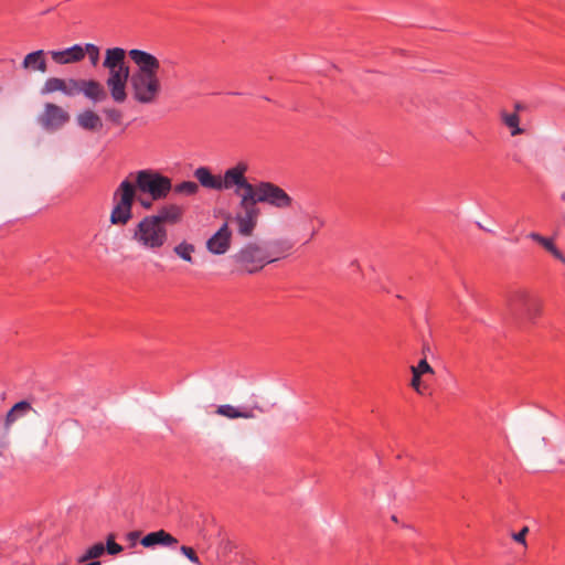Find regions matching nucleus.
Returning <instances> with one entry per match:
<instances>
[{"label": "nucleus", "instance_id": "f257e3e1", "mask_svg": "<svg viewBox=\"0 0 565 565\" xmlns=\"http://www.w3.org/2000/svg\"><path fill=\"white\" fill-rule=\"evenodd\" d=\"M136 188L150 194L153 201L166 199L172 189L170 178L152 170H140L136 175V185L129 180L120 182L113 194L114 207L110 213V223L126 225L132 217V204L136 198Z\"/></svg>", "mask_w": 565, "mask_h": 565}, {"label": "nucleus", "instance_id": "f03ea898", "mask_svg": "<svg viewBox=\"0 0 565 565\" xmlns=\"http://www.w3.org/2000/svg\"><path fill=\"white\" fill-rule=\"evenodd\" d=\"M128 56L136 64L129 85L132 98L143 105L153 104L161 93L159 78L160 61L151 53L132 49Z\"/></svg>", "mask_w": 565, "mask_h": 565}, {"label": "nucleus", "instance_id": "7ed1b4c3", "mask_svg": "<svg viewBox=\"0 0 565 565\" xmlns=\"http://www.w3.org/2000/svg\"><path fill=\"white\" fill-rule=\"evenodd\" d=\"M291 246L282 242H248L232 258L239 273L254 275L282 257Z\"/></svg>", "mask_w": 565, "mask_h": 565}, {"label": "nucleus", "instance_id": "20e7f679", "mask_svg": "<svg viewBox=\"0 0 565 565\" xmlns=\"http://www.w3.org/2000/svg\"><path fill=\"white\" fill-rule=\"evenodd\" d=\"M131 237L140 247L158 253L168 242V230L147 215L136 225Z\"/></svg>", "mask_w": 565, "mask_h": 565}, {"label": "nucleus", "instance_id": "39448f33", "mask_svg": "<svg viewBox=\"0 0 565 565\" xmlns=\"http://www.w3.org/2000/svg\"><path fill=\"white\" fill-rule=\"evenodd\" d=\"M247 170V163L241 161L225 170L224 174L221 175V191L234 190L235 194L239 196V201H243V204L252 200L255 186L245 177Z\"/></svg>", "mask_w": 565, "mask_h": 565}, {"label": "nucleus", "instance_id": "423d86ee", "mask_svg": "<svg viewBox=\"0 0 565 565\" xmlns=\"http://www.w3.org/2000/svg\"><path fill=\"white\" fill-rule=\"evenodd\" d=\"M64 83L63 94L67 97L83 94L93 103H99L107 98L104 85L96 79L64 78Z\"/></svg>", "mask_w": 565, "mask_h": 565}, {"label": "nucleus", "instance_id": "0eeeda50", "mask_svg": "<svg viewBox=\"0 0 565 565\" xmlns=\"http://www.w3.org/2000/svg\"><path fill=\"white\" fill-rule=\"evenodd\" d=\"M253 201L257 203H267L277 209H288L292 204V198L280 186L262 181L254 186Z\"/></svg>", "mask_w": 565, "mask_h": 565}, {"label": "nucleus", "instance_id": "6e6552de", "mask_svg": "<svg viewBox=\"0 0 565 565\" xmlns=\"http://www.w3.org/2000/svg\"><path fill=\"white\" fill-rule=\"evenodd\" d=\"M509 309L518 318L534 320L541 310L539 300L532 297L526 290H515L509 297Z\"/></svg>", "mask_w": 565, "mask_h": 565}, {"label": "nucleus", "instance_id": "1a4fd4ad", "mask_svg": "<svg viewBox=\"0 0 565 565\" xmlns=\"http://www.w3.org/2000/svg\"><path fill=\"white\" fill-rule=\"evenodd\" d=\"M70 121V114L61 106L46 103L38 117L39 125L46 131H56Z\"/></svg>", "mask_w": 565, "mask_h": 565}, {"label": "nucleus", "instance_id": "9d476101", "mask_svg": "<svg viewBox=\"0 0 565 565\" xmlns=\"http://www.w3.org/2000/svg\"><path fill=\"white\" fill-rule=\"evenodd\" d=\"M130 70L120 68L108 71V77L106 79V85L109 89V94L113 100L117 104H122L127 99V83L130 79Z\"/></svg>", "mask_w": 565, "mask_h": 565}, {"label": "nucleus", "instance_id": "9b49d317", "mask_svg": "<svg viewBox=\"0 0 565 565\" xmlns=\"http://www.w3.org/2000/svg\"><path fill=\"white\" fill-rule=\"evenodd\" d=\"M239 207L243 210V212L237 213L235 216L237 231L242 236L248 237L253 234L257 225L259 209L256 206L253 199L244 204L243 201H239Z\"/></svg>", "mask_w": 565, "mask_h": 565}, {"label": "nucleus", "instance_id": "f8f14e48", "mask_svg": "<svg viewBox=\"0 0 565 565\" xmlns=\"http://www.w3.org/2000/svg\"><path fill=\"white\" fill-rule=\"evenodd\" d=\"M232 232L224 223L206 242V248L214 255H224L231 246Z\"/></svg>", "mask_w": 565, "mask_h": 565}, {"label": "nucleus", "instance_id": "ddd939ff", "mask_svg": "<svg viewBox=\"0 0 565 565\" xmlns=\"http://www.w3.org/2000/svg\"><path fill=\"white\" fill-rule=\"evenodd\" d=\"M47 54L60 65L78 63L84 60V51L82 44H74L63 50H52Z\"/></svg>", "mask_w": 565, "mask_h": 565}, {"label": "nucleus", "instance_id": "4468645a", "mask_svg": "<svg viewBox=\"0 0 565 565\" xmlns=\"http://www.w3.org/2000/svg\"><path fill=\"white\" fill-rule=\"evenodd\" d=\"M140 543L145 547H154L157 545L174 547L178 544V540L167 531L158 530L146 534Z\"/></svg>", "mask_w": 565, "mask_h": 565}, {"label": "nucleus", "instance_id": "2eb2a0df", "mask_svg": "<svg viewBox=\"0 0 565 565\" xmlns=\"http://www.w3.org/2000/svg\"><path fill=\"white\" fill-rule=\"evenodd\" d=\"M183 215V209L177 204H167L158 210L157 214L151 215L158 220L159 224H177Z\"/></svg>", "mask_w": 565, "mask_h": 565}, {"label": "nucleus", "instance_id": "dca6fc26", "mask_svg": "<svg viewBox=\"0 0 565 565\" xmlns=\"http://www.w3.org/2000/svg\"><path fill=\"white\" fill-rule=\"evenodd\" d=\"M126 51L121 47L107 49L103 66L108 71L129 67L126 64Z\"/></svg>", "mask_w": 565, "mask_h": 565}, {"label": "nucleus", "instance_id": "f3484780", "mask_svg": "<svg viewBox=\"0 0 565 565\" xmlns=\"http://www.w3.org/2000/svg\"><path fill=\"white\" fill-rule=\"evenodd\" d=\"M193 175L203 188L221 191V175L213 174L207 167L196 168Z\"/></svg>", "mask_w": 565, "mask_h": 565}, {"label": "nucleus", "instance_id": "a211bd4d", "mask_svg": "<svg viewBox=\"0 0 565 565\" xmlns=\"http://www.w3.org/2000/svg\"><path fill=\"white\" fill-rule=\"evenodd\" d=\"M45 55L46 53L43 50L33 51L26 54L22 61V67L28 71L45 73L47 71Z\"/></svg>", "mask_w": 565, "mask_h": 565}, {"label": "nucleus", "instance_id": "6ab92c4d", "mask_svg": "<svg viewBox=\"0 0 565 565\" xmlns=\"http://www.w3.org/2000/svg\"><path fill=\"white\" fill-rule=\"evenodd\" d=\"M105 552V545L103 543H96L88 547L86 552L78 558L81 565H100L96 558L100 557Z\"/></svg>", "mask_w": 565, "mask_h": 565}, {"label": "nucleus", "instance_id": "aec40b11", "mask_svg": "<svg viewBox=\"0 0 565 565\" xmlns=\"http://www.w3.org/2000/svg\"><path fill=\"white\" fill-rule=\"evenodd\" d=\"M78 125L87 130H96L102 127V120L97 114L93 110L87 109L77 116Z\"/></svg>", "mask_w": 565, "mask_h": 565}, {"label": "nucleus", "instance_id": "412c9836", "mask_svg": "<svg viewBox=\"0 0 565 565\" xmlns=\"http://www.w3.org/2000/svg\"><path fill=\"white\" fill-rule=\"evenodd\" d=\"M31 408V404L26 401H21L14 404L12 408L7 413L6 427H10L18 418L26 415Z\"/></svg>", "mask_w": 565, "mask_h": 565}, {"label": "nucleus", "instance_id": "4be33fe9", "mask_svg": "<svg viewBox=\"0 0 565 565\" xmlns=\"http://www.w3.org/2000/svg\"><path fill=\"white\" fill-rule=\"evenodd\" d=\"M216 413L231 419L249 418L253 416L250 411H239L238 408L230 404L220 405L217 407Z\"/></svg>", "mask_w": 565, "mask_h": 565}, {"label": "nucleus", "instance_id": "5701e85b", "mask_svg": "<svg viewBox=\"0 0 565 565\" xmlns=\"http://www.w3.org/2000/svg\"><path fill=\"white\" fill-rule=\"evenodd\" d=\"M501 119L503 124L510 129L511 136L521 135L523 129L520 128V117L516 111L514 113H501Z\"/></svg>", "mask_w": 565, "mask_h": 565}, {"label": "nucleus", "instance_id": "b1692460", "mask_svg": "<svg viewBox=\"0 0 565 565\" xmlns=\"http://www.w3.org/2000/svg\"><path fill=\"white\" fill-rule=\"evenodd\" d=\"M63 88H65L64 78L49 77L44 82L40 93L41 95H49L55 92H61L63 94Z\"/></svg>", "mask_w": 565, "mask_h": 565}, {"label": "nucleus", "instance_id": "393cba45", "mask_svg": "<svg viewBox=\"0 0 565 565\" xmlns=\"http://www.w3.org/2000/svg\"><path fill=\"white\" fill-rule=\"evenodd\" d=\"M530 238H532L533 241L540 243L545 249H547L548 252H551L555 257L564 260V257L563 255L561 254V252L556 248V246L554 245L553 241L551 238H547V237H544L537 233H531L529 235Z\"/></svg>", "mask_w": 565, "mask_h": 565}, {"label": "nucleus", "instance_id": "a878e982", "mask_svg": "<svg viewBox=\"0 0 565 565\" xmlns=\"http://www.w3.org/2000/svg\"><path fill=\"white\" fill-rule=\"evenodd\" d=\"M174 253L180 257L182 258L183 260L185 262H189V263H192L193 262V258H192V254L194 253L195 248H194V245L193 244H190L188 242H182L180 244H178L175 247H174Z\"/></svg>", "mask_w": 565, "mask_h": 565}, {"label": "nucleus", "instance_id": "bb28decb", "mask_svg": "<svg viewBox=\"0 0 565 565\" xmlns=\"http://www.w3.org/2000/svg\"><path fill=\"white\" fill-rule=\"evenodd\" d=\"M174 192L177 194L192 196L199 192V184L194 181H183L174 186Z\"/></svg>", "mask_w": 565, "mask_h": 565}, {"label": "nucleus", "instance_id": "cd10ccee", "mask_svg": "<svg viewBox=\"0 0 565 565\" xmlns=\"http://www.w3.org/2000/svg\"><path fill=\"white\" fill-rule=\"evenodd\" d=\"M83 51H84V56L86 54L88 55V60H89L90 65L93 67H96L98 65L99 57H100V50H99V47L96 44L86 43L83 46Z\"/></svg>", "mask_w": 565, "mask_h": 565}, {"label": "nucleus", "instance_id": "c85d7f7f", "mask_svg": "<svg viewBox=\"0 0 565 565\" xmlns=\"http://www.w3.org/2000/svg\"><path fill=\"white\" fill-rule=\"evenodd\" d=\"M103 114L106 116V118L116 124V125H119L121 122V119H122V113L117 109V108H114V107H110V108H104L103 109Z\"/></svg>", "mask_w": 565, "mask_h": 565}, {"label": "nucleus", "instance_id": "c756f323", "mask_svg": "<svg viewBox=\"0 0 565 565\" xmlns=\"http://www.w3.org/2000/svg\"><path fill=\"white\" fill-rule=\"evenodd\" d=\"M105 551H107L109 555H117L122 551V546L115 542L114 534L107 536Z\"/></svg>", "mask_w": 565, "mask_h": 565}, {"label": "nucleus", "instance_id": "7c9ffc66", "mask_svg": "<svg viewBox=\"0 0 565 565\" xmlns=\"http://www.w3.org/2000/svg\"><path fill=\"white\" fill-rule=\"evenodd\" d=\"M412 373H417L419 375L426 373H434L431 366L428 364L426 359H422L416 366H412Z\"/></svg>", "mask_w": 565, "mask_h": 565}, {"label": "nucleus", "instance_id": "2f4dec72", "mask_svg": "<svg viewBox=\"0 0 565 565\" xmlns=\"http://www.w3.org/2000/svg\"><path fill=\"white\" fill-rule=\"evenodd\" d=\"M180 552L193 564L201 565V562L192 547L182 545Z\"/></svg>", "mask_w": 565, "mask_h": 565}, {"label": "nucleus", "instance_id": "473e14b6", "mask_svg": "<svg viewBox=\"0 0 565 565\" xmlns=\"http://www.w3.org/2000/svg\"><path fill=\"white\" fill-rule=\"evenodd\" d=\"M413 376H412V386L413 388L419 393V394H424L425 391H426V386L423 385V382L420 380L422 375L417 374V373H412Z\"/></svg>", "mask_w": 565, "mask_h": 565}, {"label": "nucleus", "instance_id": "72a5a7b5", "mask_svg": "<svg viewBox=\"0 0 565 565\" xmlns=\"http://www.w3.org/2000/svg\"><path fill=\"white\" fill-rule=\"evenodd\" d=\"M529 532V527L527 526H524L521 531H519L518 533H513L512 537L515 542L522 544V545H526V541H525V536Z\"/></svg>", "mask_w": 565, "mask_h": 565}, {"label": "nucleus", "instance_id": "f704fd0d", "mask_svg": "<svg viewBox=\"0 0 565 565\" xmlns=\"http://www.w3.org/2000/svg\"><path fill=\"white\" fill-rule=\"evenodd\" d=\"M140 204L146 207V209H150L151 207V203L148 202V201H143V200H140Z\"/></svg>", "mask_w": 565, "mask_h": 565}, {"label": "nucleus", "instance_id": "c9c22d12", "mask_svg": "<svg viewBox=\"0 0 565 565\" xmlns=\"http://www.w3.org/2000/svg\"><path fill=\"white\" fill-rule=\"evenodd\" d=\"M138 535H139V533H138V532H130V533L128 534V537H129L130 540H135V539H137V537H138Z\"/></svg>", "mask_w": 565, "mask_h": 565}, {"label": "nucleus", "instance_id": "e433bc0d", "mask_svg": "<svg viewBox=\"0 0 565 565\" xmlns=\"http://www.w3.org/2000/svg\"><path fill=\"white\" fill-rule=\"evenodd\" d=\"M514 108H515V111L518 113L519 110L523 109V106L520 103H516L514 105Z\"/></svg>", "mask_w": 565, "mask_h": 565}]
</instances>
